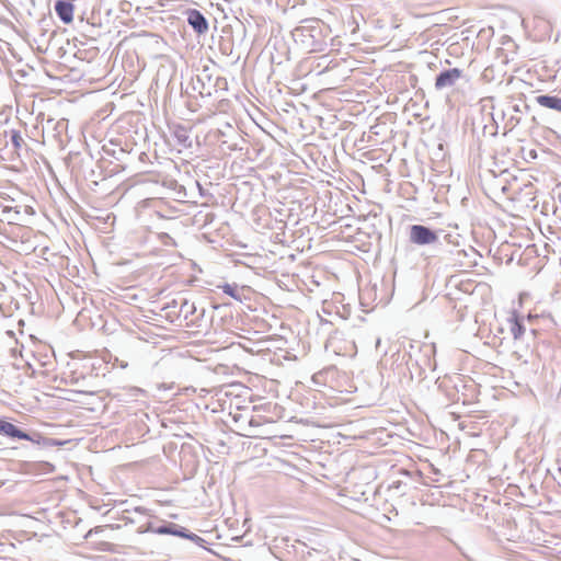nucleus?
<instances>
[{
	"label": "nucleus",
	"mask_w": 561,
	"mask_h": 561,
	"mask_svg": "<svg viewBox=\"0 0 561 561\" xmlns=\"http://www.w3.org/2000/svg\"><path fill=\"white\" fill-rule=\"evenodd\" d=\"M410 241L417 245L433 244L437 242V234L430 228L422 225H413L410 228Z\"/></svg>",
	"instance_id": "nucleus-5"
},
{
	"label": "nucleus",
	"mask_w": 561,
	"mask_h": 561,
	"mask_svg": "<svg viewBox=\"0 0 561 561\" xmlns=\"http://www.w3.org/2000/svg\"><path fill=\"white\" fill-rule=\"evenodd\" d=\"M174 137L179 145H181L184 148H188L192 146V141L190 139L188 131L185 128H176L174 130Z\"/></svg>",
	"instance_id": "nucleus-11"
},
{
	"label": "nucleus",
	"mask_w": 561,
	"mask_h": 561,
	"mask_svg": "<svg viewBox=\"0 0 561 561\" xmlns=\"http://www.w3.org/2000/svg\"><path fill=\"white\" fill-rule=\"evenodd\" d=\"M21 219V211L18 205H12L2 213L1 221H7L10 225H15Z\"/></svg>",
	"instance_id": "nucleus-9"
},
{
	"label": "nucleus",
	"mask_w": 561,
	"mask_h": 561,
	"mask_svg": "<svg viewBox=\"0 0 561 561\" xmlns=\"http://www.w3.org/2000/svg\"><path fill=\"white\" fill-rule=\"evenodd\" d=\"M181 308H182V309H184V308H185V309H186V311H190L191 313H193V312H194V310H195L194 305H193V304H191V305H190V304H188V301H186V300L183 302V305H182V307H181Z\"/></svg>",
	"instance_id": "nucleus-15"
},
{
	"label": "nucleus",
	"mask_w": 561,
	"mask_h": 561,
	"mask_svg": "<svg viewBox=\"0 0 561 561\" xmlns=\"http://www.w3.org/2000/svg\"><path fill=\"white\" fill-rule=\"evenodd\" d=\"M536 102L547 108L556 110L561 112V99L551 95H538Z\"/></svg>",
	"instance_id": "nucleus-8"
},
{
	"label": "nucleus",
	"mask_w": 561,
	"mask_h": 561,
	"mask_svg": "<svg viewBox=\"0 0 561 561\" xmlns=\"http://www.w3.org/2000/svg\"><path fill=\"white\" fill-rule=\"evenodd\" d=\"M145 531H150V533H154V534H159V535L179 536V537L187 538L195 542L203 541V539L199 536H197L195 534H187L184 528L179 527L175 524H170L168 526H161L158 528H153L150 524H148V526L146 528L139 527L138 533H145Z\"/></svg>",
	"instance_id": "nucleus-4"
},
{
	"label": "nucleus",
	"mask_w": 561,
	"mask_h": 561,
	"mask_svg": "<svg viewBox=\"0 0 561 561\" xmlns=\"http://www.w3.org/2000/svg\"><path fill=\"white\" fill-rule=\"evenodd\" d=\"M73 10L75 7L71 2L58 0L55 4V11L59 19L66 23L69 24L73 20Z\"/></svg>",
	"instance_id": "nucleus-7"
},
{
	"label": "nucleus",
	"mask_w": 561,
	"mask_h": 561,
	"mask_svg": "<svg viewBox=\"0 0 561 561\" xmlns=\"http://www.w3.org/2000/svg\"><path fill=\"white\" fill-rule=\"evenodd\" d=\"M15 201L13 197L8 195L4 192H0V208L2 209V213L7 210L9 207L14 205Z\"/></svg>",
	"instance_id": "nucleus-12"
},
{
	"label": "nucleus",
	"mask_w": 561,
	"mask_h": 561,
	"mask_svg": "<svg viewBox=\"0 0 561 561\" xmlns=\"http://www.w3.org/2000/svg\"><path fill=\"white\" fill-rule=\"evenodd\" d=\"M462 77L463 71L459 68L445 69L437 75L434 88L436 91L451 89Z\"/></svg>",
	"instance_id": "nucleus-3"
},
{
	"label": "nucleus",
	"mask_w": 561,
	"mask_h": 561,
	"mask_svg": "<svg viewBox=\"0 0 561 561\" xmlns=\"http://www.w3.org/2000/svg\"><path fill=\"white\" fill-rule=\"evenodd\" d=\"M510 331L514 337V340H519L525 333V327L522 321L513 314L512 318L508 319Z\"/></svg>",
	"instance_id": "nucleus-10"
},
{
	"label": "nucleus",
	"mask_w": 561,
	"mask_h": 561,
	"mask_svg": "<svg viewBox=\"0 0 561 561\" xmlns=\"http://www.w3.org/2000/svg\"><path fill=\"white\" fill-rule=\"evenodd\" d=\"M0 435H3L10 439L30 440L37 445H47L48 442H51V439L45 438L38 433L27 434L13 423L3 419H0Z\"/></svg>",
	"instance_id": "nucleus-2"
},
{
	"label": "nucleus",
	"mask_w": 561,
	"mask_h": 561,
	"mask_svg": "<svg viewBox=\"0 0 561 561\" xmlns=\"http://www.w3.org/2000/svg\"><path fill=\"white\" fill-rule=\"evenodd\" d=\"M296 44L307 51L320 50L323 45L322 30L319 21L308 20L291 32Z\"/></svg>",
	"instance_id": "nucleus-1"
},
{
	"label": "nucleus",
	"mask_w": 561,
	"mask_h": 561,
	"mask_svg": "<svg viewBox=\"0 0 561 561\" xmlns=\"http://www.w3.org/2000/svg\"><path fill=\"white\" fill-rule=\"evenodd\" d=\"M187 22L198 34H204L208 30V22L198 10L188 11Z\"/></svg>",
	"instance_id": "nucleus-6"
},
{
	"label": "nucleus",
	"mask_w": 561,
	"mask_h": 561,
	"mask_svg": "<svg viewBox=\"0 0 561 561\" xmlns=\"http://www.w3.org/2000/svg\"><path fill=\"white\" fill-rule=\"evenodd\" d=\"M10 135H11V142H12L14 149L19 150L22 147V145L24 144L22 136L20 135V133L18 130H14V129H12L10 131Z\"/></svg>",
	"instance_id": "nucleus-13"
},
{
	"label": "nucleus",
	"mask_w": 561,
	"mask_h": 561,
	"mask_svg": "<svg viewBox=\"0 0 561 561\" xmlns=\"http://www.w3.org/2000/svg\"><path fill=\"white\" fill-rule=\"evenodd\" d=\"M222 290L225 294L238 299V296H237V286L236 285H230V284H226L224 285L222 287Z\"/></svg>",
	"instance_id": "nucleus-14"
}]
</instances>
